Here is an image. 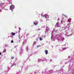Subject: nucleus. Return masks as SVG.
Instances as JSON below:
<instances>
[{
    "label": "nucleus",
    "mask_w": 74,
    "mask_h": 74,
    "mask_svg": "<svg viewBox=\"0 0 74 74\" xmlns=\"http://www.w3.org/2000/svg\"><path fill=\"white\" fill-rule=\"evenodd\" d=\"M3 4H4V3H0V5H3Z\"/></svg>",
    "instance_id": "obj_8"
},
{
    "label": "nucleus",
    "mask_w": 74,
    "mask_h": 74,
    "mask_svg": "<svg viewBox=\"0 0 74 74\" xmlns=\"http://www.w3.org/2000/svg\"><path fill=\"white\" fill-rule=\"evenodd\" d=\"M6 52V49H4L3 51V52H4V53H5V52Z\"/></svg>",
    "instance_id": "obj_5"
},
{
    "label": "nucleus",
    "mask_w": 74,
    "mask_h": 74,
    "mask_svg": "<svg viewBox=\"0 0 74 74\" xmlns=\"http://www.w3.org/2000/svg\"><path fill=\"white\" fill-rule=\"evenodd\" d=\"M39 29V30H40V29Z\"/></svg>",
    "instance_id": "obj_15"
},
{
    "label": "nucleus",
    "mask_w": 74,
    "mask_h": 74,
    "mask_svg": "<svg viewBox=\"0 0 74 74\" xmlns=\"http://www.w3.org/2000/svg\"><path fill=\"white\" fill-rule=\"evenodd\" d=\"M21 29V28H20V27H19V29Z\"/></svg>",
    "instance_id": "obj_14"
},
{
    "label": "nucleus",
    "mask_w": 74,
    "mask_h": 74,
    "mask_svg": "<svg viewBox=\"0 0 74 74\" xmlns=\"http://www.w3.org/2000/svg\"><path fill=\"white\" fill-rule=\"evenodd\" d=\"M61 22L62 24H63V21H61Z\"/></svg>",
    "instance_id": "obj_10"
},
{
    "label": "nucleus",
    "mask_w": 74,
    "mask_h": 74,
    "mask_svg": "<svg viewBox=\"0 0 74 74\" xmlns=\"http://www.w3.org/2000/svg\"><path fill=\"white\" fill-rule=\"evenodd\" d=\"M1 55V53H0V55Z\"/></svg>",
    "instance_id": "obj_12"
},
{
    "label": "nucleus",
    "mask_w": 74,
    "mask_h": 74,
    "mask_svg": "<svg viewBox=\"0 0 74 74\" xmlns=\"http://www.w3.org/2000/svg\"><path fill=\"white\" fill-rule=\"evenodd\" d=\"M11 34L12 36H15V33H12Z\"/></svg>",
    "instance_id": "obj_4"
},
{
    "label": "nucleus",
    "mask_w": 74,
    "mask_h": 74,
    "mask_svg": "<svg viewBox=\"0 0 74 74\" xmlns=\"http://www.w3.org/2000/svg\"><path fill=\"white\" fill-rule=\"evenodd\" d=\"M14 5H12L10 6V9L11 10H12L14 9Z\"/></svg>",
    "instance_id": "obj_1"
},
{
    "label": "nucleus",
    "mask_w": 74,
    "mask_h": 74,
    "mask_svg": "<svg viewBox=\"0 0 74 74\" xmlns=\"http://www.w3.org/2000/svg\"><path fill=\"white\" fill-rule=\"evenodd\" d=\"M11 42L12 43H13V42H14V41H13V40H11Z\"/></svg>",
    "instance_id": "obj_11"
},
{
    "label": "nucleus",
    "mask_w": 74,
    "mask_h": 74,
    "mask_svg": "<svg viewBox=\"0 0 74 74\" xmlns=\"http://www.w3.org/2000/svg\"><path fill=\"white\" fill-rule=\"evenodd\" d=\"M14 56L12 57H11V59H14Z\"/></svg>",
    "instance_id": "obj_9"
},
{
    "label": "nucleus",
    "mask_w": 74,
    "mask_h": 74,
    "mask_svg": "<svg viewBox=\"0 0 74 74\" xmlns=\"http://www.w3.org/2000/svg\"><path fill=\"white\" fill-rule=\"evenodd\" d=\"M34 24L35 25H38V22H37L36 23L34 22Z\"/></svg>",
    "instance_id": "obj_2"
},
{
    "label": "nucleus",
    "mask_w": 74,
    "mask_h": 74,
    "mask_svg": "<svg viewBox=\"0 0 74 74\" xmlns=\"http://www.w3.org/2000/svg\"><path fill=\"white\" fill-rule=\"evenodd\" d=\"M71 21V20L70 19H68V22H70Z\"/></svg>",
    "instance_id": "obj_7"
},
{
    "label": "nucleus",
    "mask_w": 74,
    "mask_h": 74,
    "mask_svg": "<svg viewBox=\"0 0 74 74\" xmlns=\"http://www.w3.org/2000/svg\"><path fill=\"white\" fill-rule=\"evenodd\" d=\"M52 60H50V61H52Z\"/></svg>",
    "instance_id": "obj_13"
},
{
    "label": "nucleus",
    "mask_w": 74,
    "mask_h": 74,
    "mask_svg": "<svg viewBox=\"0 0 74 74\" xmlns=\"http://www.w3.org/2000/svg\"><path fill=\"white\" fill-rule=\"evenodd\" d=\"M45 52L46 55L47 54H48V50H45Z\"/></svg>",
    "instance_id": "obj_3"
},
{
    "label": "nucleus",
    "mask_w": 74,
    "mask_h": 74,
    "mask_svg": "<svg viewBox=\"0 0 74 74\" xmlns=\"http://www.w3.org/2000/svg\"><path fill=\"white\" fill-rule=\"evenodd\" d=\"M39 40L40 41H41L42 40V38L41 37H39Z\"/></svg>",
    "instance_id": "obj_6"
}]
</instances>
